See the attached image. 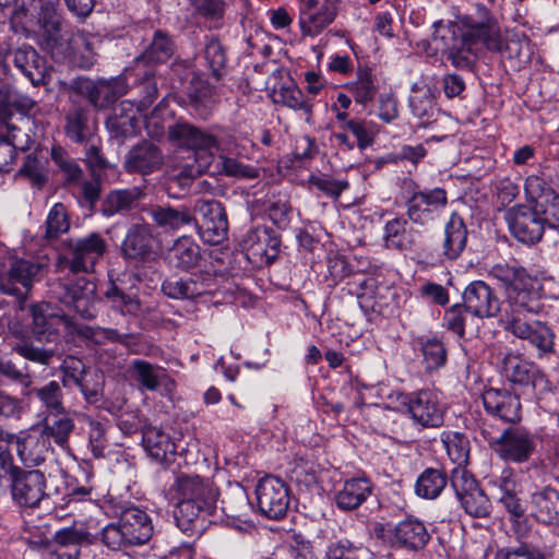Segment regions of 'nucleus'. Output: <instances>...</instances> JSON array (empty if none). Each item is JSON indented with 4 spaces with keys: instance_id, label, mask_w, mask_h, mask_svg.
Returning <instances> with one entry per match:
<instances>
[{
    "instance_id": "nucleus-13",
    "label": "nucleus",
    "mask_w": 559,
    "mask_h": 559,
    "mask_svg": "<svg viewBox=\"0 0 559 559\" xmlns=\"http://www.w3.org/2000/svg\"><path fill=\"white\" fill-rule=\"evenodd\" d=\"M47 479L39 469H23L10 485L13 502L20 508L34 509L47 497Z\"/></svg>"
},
{
    "instance_id": "nucleus-16",
    "label": "nucleus",
    "mask_w": 559,
    "mask_h": 559,
    "mask_svg": "<svg viewBox=\"0 0 559 559\" xmlns=\"http://www.w3.org/2000/svg\"><path fill=\"white\" fill-rule=\"evenodd\" d=\"M75 88L83 95H86L90 104L97 109H105L122 97L128 90L124 79L114 78L110 80L92 81L90 79H80L75 83Z\"/></svg>"
},
{
    "instance_id": "nucleus-1",
    "label": "nucleus",
    "mask_w": 559,
    "mask_h": 559,
    "mask_svg": "<svg viewBox=\"0 0 559 559\" xmlns=\"http://www.w3.org/2000/svg\"><path fill=\"white\" fill-rule=\"evenodd\" d=\"M489 274L496 278L504 294V307L495 290L484 281L469 283L463 292V304L468 313L480 318H496L506 331L527 341L539 355L554 353L555 333L547 323L534 319L545 312L543 287L537 277L521 265L495 264Z\"/></svg>"
},
{
    "instance_id": "nucleus-63",
    "label": "nucleus",
    "mask_w": 559,
    "mask_h": 559,
    "mask_svg": "<svg viewBox=\"0 0 559 559\" xmlns=\"http://www.w3.org/2000/svg\"><path fill=\"white\" fill-rule=\"evenodd\" d=\"M466 313H468V310L464 304L453 305L444 313L443 325L459 337H463L465 334Z\"/></svg>"
},
{
    "instance_id": "nucleus-19",
    "label": "nucleus",
    "mask_w": 559,
    "mask_h": 559,
    "mask_svg": "<svg viewBox=\"0 0 559 559\" xmlns=\"http://www.w3.org/2000/svg\"><path fill=\"white\" fill-rule=\"evenodd\" d=\"M242 247L253 262L271 264L280 253L281 239L271 228L259 226L246 234Z\"/></svg>"
},
{
    "instance_id": "nucleus-22",
    "label": "nucleus",
    "mask_w": 559,
    "mask_h": 559,
    "mask_svg": "<svg viewBox=\"0 0 559 559\" xmlns=\"http://www.w3.org/2000/svg\"><path fill=\"white\" fill-rule=\"evenodd\" d=\"M148 215L153 225L164 234H175L197 225V217L187 205L154 204L150 206Z\"/></svg>"
},
{
    "instance_id": "nucleus-45",
    "label": "nucleus",
    "mask_w": 559,
    "mask_h": 559,
    "mask_svg": "<svg viewBox=\"0 0 559 559\" xmlns=\"http://www.w3.org/2000/svg\"><path fill=\"white\" fill-rule=\"evenodd\" d=\"M273 100L294 110H301L306 115L311 114L312 105L298 86L290 82L273 90Z\"/></svg>"
},
{
    "instance_id": "nucleus-46",
    "label": "nucleus",
    "mask_w": 559,
    "mask_h": 559,
    "mask_svg": "<svg viewBox=\"0 0 559 559\" xmlns=\"http://www.w3.org/2000/svg\"><path fill=\"white\" fill-rule=\"evenodd\" d=\"M447 486V475L438 468H426L415 484L416 493L425 499H435Z\"/></svg>"
},
{
    "instance_id": "nucleus-48",
    "label": "nucleus",
    "mask_w": 559,
    "mask_h": 559,
    "mask_svg": "<svg viewBox=\"0 0 559 559\" xmlns=\"http://www.w3.org/2000/svg\"><path fill=\"white\" fill-rule=\"evenodd\" d=\"M50 156L55 166L62 173L68 185L78 183L82 179V168L61 146H53Z\"/></svg>"
},
{
    "instance_id": "nucleus-14",
    "label": "nucleus",
    "mask_w": 559,
    "mask_h": 559,
    "mask_svg": "<svg viewBox=\"0 0 559 559\" xmlns=\"http://www.w3.org/2000/svg\"><path fill=\"white\" fill-rule=\"evenodd\" d=\"M447 204V192L441 188L417 191L407 200V216L414 224L425 226L436 219Z\"/></svg>"
},
{
    "instance_id": "nucleus-42",
    "label": "nucleus",
    "mask_w": 559,
    "mask_h": 559,
    "mask_svg": "<svg viewBox=\"0 0 559 559\" xmlns=\"http://www.w3.org/2000/svg\"><path fill=\"white\" fill-rule=\"evenodd\" d=\"M174 53V44L167 33L158 29L151 45L136 58L139 63L153 66L166 62Z\"/></svg>"
},
{
    "instance_id": "nucleus-56",
    "label": "nucleus",
    "mask_w": 559,
    "mask_h": 559,
    "mask_svg": "<svg viewBox=\"0 0 559 559\" xmlns=\"http://www.w3.org/2000/svg\"><path fill=\"white\" fill-rule=\"evenodd\" d=\"M105 296L112 302V306L123 314H136L140 311L141 304L136 296L126 294L121 288L112 285Z\"/></svg>"
},
{
    "instance_id": "nucleus-26",
    "label": "nucleus",
    "mask_w": 559,
    "mask_h": 559,
    "mask_svg": "<svg viewBox=\"0 0 559 559\" xmlns=\"http://www.w3.org/2000/svg\"><path fill=\"white\" fill-rule=\"evenodd\" d=\"M126 258L147 260L154 254L153 226L143 223L132 225L121 246Z\"/></svg>"
},
{
    "instance_id": "nucleus-15",
    "label": "nucleus",
    "mask_w": 559,
    "mask_h": 559,
    "mask_svg": "<svg viewBox=\"0 0 559 559\" xmlns=\"http://www.w3.org/2000/svg\"><path fill=\"white\" fill-rule=\"evenodd\" d=\"M338 0H300L299 26L304 36L319 35L336 16Z\"/></svg>"
},
{
    "instance_id": "nucleus-36",
    "label": "nucleus",
    "mask_w": 559,
    "mask_h": 559,
    "mask_svg": "<svg viewBox=\"0 0 559 559\" xmlns=\"http://www.w3.org/2000/svg\"><path fill=\"white\" fill-rule=\"evenodd\" d=\"M64 132L74 143H87L93 135L91 111L87 107L74 105L66 114Z\"/></svg>"
},
{
    "instance_id": "nucleus-27",
    "label": "nucleus",
    "mask_w": 559,
    "mask_h": 559,
    "mask_svg": "<svg viewBox=\"0 0 559 559\" xmlns=\"http://www.w3.org/2000/svg\"><path fill=\"white\" fill-rule=\"evenodd\" d=\"M119 520L131 546L146 544L152 538L154 532L152 520L140 508L132 506L123 509Z\"/></svg>"
},
{
    "instance_id": "nucleus-25",
    "label": "nucleus",
    "mask_w": 559,
    "mask_h": 559,
    "mask_svg": "<svg viewBox=\"0 0 559 559\" xmlns=\"http://www.w3.org/2000/svg\"><path fill=\"white\" fill-rule=\"evenodd\" d=\"M163 162L160 148L148 141H143L128 152L124 168L128 173L147 175L159 169Z\"/></svg>"
},
{
    "instance_id": "nucleus-60",
    "label": "nucleus",
    "mask_w": 559,
    "mask_h": 559,
    "mask_svg": "<svg viewBox=\"0 0 559 559\" xmlns=\"http://www.w3.org/2000/svg\"><path fill=\"white\" fill-rule=\"evenodd\" d=\"M444 445L449 457L457 465L456 467L464 468L468 461V441L462 436L453 435L444 440Z\"/></svg>"
},
{
    "instance_id": "nucleus-3",
    "label": "nucleus",
    "mask_w": 559,
    "mask_h": 559,
    "mask_svg": "<svg viewBox=\"0 0 559 559\" xmlns=\"http://www.w3.org/2000/svg\"><path fill=\"white\" fill-rule=\"evenodd\" d=\"M167 135L174 145L188 150L189 158L195 163H200V158H206L209 165H212L214 151L219 147L215 135L187 121H178L169 126Z\"/></svg>"
},
{
    "instance_id": "nucleus-18",
    "label": "nucleus",
    "mask_w": 559,
    "mask_h": 559,
    "mask_svg": "<svg viewBox=\"0 0 559 559\" xmlns=\"http://www.w3.org/2000/svg\"><path fill=\"white\" fill-rule=\"evenodd\" d=\"M94 290L95 284L93 283H86L84 290L78 285L68 286L59 283L55 285L52 295L69 314L74 311L82 319L92 320L96 317Z\"/></svg>"
},
{
    "instance_id": "nucleus-62",
    "label": "nucleus",
    "mask_w": 559,
    "mask_h": 559,
    "mask_svg": "<svg viewBox=\"0 0 559 559\" xmlns=\"http://www.w3.org/2000/svg\"><path fill=\"white\" fill-rule=\"evenodd\" d=\"M102 540L112 550H120L131 546L119 519L118 522L110 523L103 528Z\"/></svg>"
},
{
    "instance_id": "nucleus-6",
    "label": "nucleus",
    "mask_w": 559,
    "mask_h": 559,
    "mask_svg": "<svg viewBox=\"0 0 559 559\" xmlns=\"http://www.w3.org/2000/svg\"><path fill=\"white\" fill-rule=\"evenodd\" d=\"M67 261L71 272L90 273L107 252V240L98 233L84 237L69 238L64 241Z\"/></svg>"
},
{
    "instance_id": "nucleus-20",
    "label": "nucleus",
    "mask_w": 559,
    "mask_h": 559,
    "mask_svg": "<svg viewBox=\"0 0 559 559\" xmlns=\"http://www.w3.org/2000/svg\"><path fill=\"white\" fill-rule=\"evenodd\" d=\"M41 46L55 60L67 51V43L74 31L68 28L53 11L46 10L39 19Z\"/></svg>"
},
{
    "instance_id": "nucleus-41",
    "label": "nucleus",
    "mask_w": 559,
    "mask_h": 559,
    "mask_svg": "<svg viewBox=\"0 0 559 559\" xmlns=\"http://www.w3.org/2000/svg\"><path fill=\"white\" fill-rule=\"evenodd\" d=\"M27 395L31 401L36 400L50 414L58 415L64 413L62 390L55 380L49 381L45 385L32 388Z\"/></svg>"
},
{
    "instance_id": "nucleus-64",
    "label": "nucleus",
    "mask_w": 559,
    "mask_h": 559,
    "mask_svg": "<svg viewBox=\"0 0 559 559\" xmlns=\"http://www.w3.org/2000/svg\"><path fill=\"white\" fill-rule=\"evenodd\" d=\"M495 559H546V556L528 544H521L518 547L500 549Z\"/></svg>"
},
{
    "instance_id": "nucleus-40",
    "label": "nucleus",
    "mask_w": 559,
    "mask_h": 559,
    "mask_svg": "<svg viewBox=\"0 0 559 559\" xmlns=\"http://www.w3.org/2000/svg\"><path fill=\"white\" fill-rule=\"evenodd\" d=\"M143 197L144 192L138 187L112 190L106 195L102 212L107 217L126 214L134 210Z\"/></svg>"
},
{
    "instance_id": "nucleus-28",
    "label": "nucleus",
    "mask_w": 559,
    "mask_h": 559,
    "mask_svg": "<svg viewBox=\"0 0 559 559\" xmlns=\"http://www.w3.org/2000/svg\"><path fill=\"white\" fill-rule=\"evenodd\" d=\"M419 238L420 233L402 217H395L385 223L383 240L389 249L413 251L418 246Z\"/></svg>"
},
{
    "instance_id": "nucleus-31",
    "label": "nucleus",
    "mask_w": 559,
    "mask_h": 559,
    "mask_svg": "<svg viewBox=\"0 0 559 559\" xmlns=\"http://www.w3.org/2000/svg\"><path fill=\"white\" fill-rule=\"evenodd\" d=\"M430 540L426 525L413 518L401 521L394 528V543L407 550H420Z\"/></svg>"
},
{
    "instance_id": "nucleus-52",
    "label": "nucleus",
    "mask_w": 559,
    "mask_h": 559,
    "mask_svg": "<svg viewBox=\"0 0 559 559\" xmlns=\"http://www.w3.org/2000/svg\"><path fill=\"white\" fill-rule=\"evenodd\" d=\"M361 293L358 294V304L365 313L382 314L384 306L381 302L382 297H378L377 281L372 277H366L359 283Z\"/></svg>"
},
{
    "instance_id": "nucleus-5",
    "label": "nucleus",
    "mask_w": 559,
    "mask_h": 559,
    "mask_svg": "<svg viewBox=\"0 0 559 559\" xmlns=\"http://www.w3.org/2000/svg\"><path fill=\"white\" fill-rule=\"evenodd\" d=\"M192 213L197 217L198 229L203 241L210 245L223 242L228 233V219L224 205L214 199H198L194 201Z\"/></svg>"
},
{
    "instance_id": "nucleus-58",
    "label": "nucleus",
    "mask_w": 559,
    "mask_h": 559,
    "mask_svg": "<svg viewBox=\"0 0 559 559\" xmlns=\"http://www.w3.org/2000/svg\"><path fill=\"white\" fill-rule=\"evenodd\" d=\"M222 173L226 176L237 179H255L259 177V170L250 165L242 164L241 162L221 155Z\"/></svg>"
},
{
    "instance_id": "nucleus-47",
    "label": "nucleus",
    "mask_w": 559,
    "mask_h": 559,
    "mask_svg": "<svg viewBox=\"0 0 559 559\" xmlns=\"http://www.w3.org/2000/svg\"><path fill=\"white\" fill-rule=\"evenodd\" d=\"M533 207L538 213L545 228H559V194L552 189L534 201Z\"/></svg>"
},
{
    "instance_id": "nucleus-2",
    "label": "nucleus",
    "mask_w": 559,
    "mask_h": 559,
    "mask_svg": "<svg viewBox=\"0 0 559 559\" xmlns=\"http://www.w3.org/2000/svg\"><path fill=\"white\" fill-rule=\"evenodd\" d=\"M174 488L180 495L174 512L177 526L188 536L199 534L204 516L216 509L217 488L209 479L187 474L177 477Z\"/></svg>"
},
{
    "instance_id": "nucleus-4",
    "label": "nucleus",
    "mask_w": 559,
    "mask_h": 559,
    "mask_svg": "<svg viewBox=\"0 0 559 559\" xmlns=\"http://www.w3.org/2000/svg\"><path fill=\"white\" fill-rule=\"evenodd\" d=\"M483 433L491 449L506 462H527L536 451L538 443L536 435L520 426L508 427L497 438L487 436L485 429H483Z\"/></svg>"
},
{
    "instance_id": "nucleus-59",
    "label": "nucleus",
    "mask_w": 559,
    "mask_h": 559,
    "mask_svg": "<svg viewBox=\"0 0 559 559\" xmlns=\"http://www.w3.org/2000/svg\"><path fill=\"white\" fill-rule=\"evenodd\" d=\"M427 369L435 370L442 367L447 361V350L442 342L428 340L421 347Z\"/></svg>"
},
{
    "instance_id": "nucleus-9",
    "label": "nucleus",
    "mask_w": 559,
    "mask_h": 559,
    "mask_svg": "<svg viewBox=\"0 0 559 559\" xmlns=\"http://www.w3.org/2000/svg\"><path fill=\"white\" fill-rule=\"evenodd\" d=\"M32 332L36 340L55 342L59 337L61 326L67 331L71 316L58 305L39 302L31 307Z\"/></svg>"
},
{
    "instance_id": "nucleus-29",
    "label": "nucleus",
    "mask_w": 559,
    "mask_h": 559,
    "mask_svg": "<svg viewBox=\"0 0 559 559\" xmlns=\"http://www.w3.org/2000/svg\"><path fill=\"white\" fill-rule=\"evenodd\" d=\"M530 510L539 523L559 524V491L546 486L531 496Z\"/></svg>"
},
{
    "instance_id": "nucleus-39",
    "label": "nucleus",
    "mask_w": 559,
    "mask_h": 559,
    "mask_svg": "<svg viewBox=\"0 0 559 559\" xmlns=\"http://www.w3.org/2000/svg\"><path fill=\"white\" fill-rule=\"evenodd\" d=\"M142 444L147 454L157 462H167L176 453V444L165 431L157 427L143 430Z\"/></svg>"
},
{
    "instance_id": "nucleus-37",
    "label": "nucleus",
    "mask_w": 559,
    "mask_h": 559,
    "mask_svg": "<svg viewBox=\"0 0 559 559\" xmlns=\"http://www.w3.org/2000/svg\"><path fill=\"white\" fill-rule=\"evenodd\" d=\"M106 127L115 138L133 135L138 127L134 104L130 100H122L115 106L106 120Z\"/></svg>"
},
{
    "instance_id": "nucleus-35",
    "label": "nucleus",
    "mask_w": 559,
    "mask_h": 559,
    "mask_svg": "<svg viewBox=\"0 0 559 559\" xmlns=\"http://www.w3.org/2000/svg\"><path fill=\"white\" fill-rule=\"evenodd\" d=\"M201 258L199 245L188 236L176 239L166 257L171 266L183 271L198 266Z\"/></svg>"
},
{
    "instance_id": "nucleus-33",
    "label": "nucleus",
    "mask_w": 559,
    "mask_h": 559,
    "mask_svg": "<svg viewBox=\"0 0 559 559\" xmlns=\"http://www.w3.org/2000/svg\"><path fill=\"white\" fill-rule=\"evenodd\" d=\"M467 234L464 219L453 213L444 226L442 255L448 260H456L466 247Z\"/></svg>"
},
{
    "instance_id": "nucleus-8",
    "label": "nucleus",
    "mask_w": 559,
    "mask_h": 559,
    "mask_svg": "<svg viewBox=\"0 0 559 559\" xmlns=\"http://www.w3.org/2000/svg\"><path fill=\"white\" fill-rule=\"evenodd\" d=\"M451 486L467 514L474 518H486L489 515L491 509L490 501L469 472L465 468H453Z\"/></svg>"
},
{
    "instance_id": "nucleus-24",
    "label": "nucleus",
    "mask_w": 559,
    "mask_h": 559,
    "mask_svg": "<svg viewBox=\"0 0 559 559\" xmlns=\"http://www.w3.org/2000/svg\"><path fill=\"white\" fill-rule=\"evenodd\" d=\"M67 43V51L57 61L68 60L80 68L88 69L96 61V49L99 39L88 33L75 31Z\"/></svg>"
},
{
    "instance_id": "nucleus-17",
    "label": "nucleus",
    "mask_w": 559,
    "mask_h": 559,
    "mask_svg": "<svg viewBox=\"0 0 559 559\" xmlns=\"http://www.w3.org/2000/svg\"><path fill=\"white\" fill-rule=\"evenodd\" d=\"M483 20L472 22L462 34V41L468 46L483 45L490 51H500L503 46L500 25L485 5H479Z\"/></svg>"
},
{
    "instance_id": "nucleus-57",
    "label": "nucleus",
    "mask_w": 559,
    "mask_h": 559,
    "mask_svg": "<svg viewBox=\"0 0 559 559\" xmlns=\"http://www.w3.org/2000/svg\"><path fill=\"white\" fill-rule=\"evenodd\" d=\"M13 350L27 360L45 366H48L55 356L52 350L35 346L32 342L26 340L17 342Z\"/></svg>"
},
{
    "instance_id": "nucleus-32",
    "label": "nucleus",
    "mask_w": 559,
    "mask_h": 559,
    "mask_svg": "<svg viewBox=\"0 0 559 559\" xmlns=\"http://www.w3.org/2000/svg\"><path fill=\"white\" fill-rule=\"evenodd\" d=\"M371 492L372 485L368 478H350L336 491L334 501L338 509L352 511L360 507Z\"/></svg>"
},
{
    "instance_id": "nucleus-44",
    "label": "nucleus",
    "mask_w": 559,
    "mask_h": 559,
    "mask_svg": "<svg viewBox=\"0 0 559 559\" xmlns=\"http://www.w3.org/2000/svg\"><path fill=\"white\" fill-rule=\"evenodd\" d=\"M435 105V94L428 84L423 82L413 84L409 95V107L416 117L420 119L431 118Z\"/></svg>"
},
{
    "instance_id": "nucleus-12",
    "label": "nucleus",
    "mask_w": 559,
    "mask_h": 559,
    "mask_svg": "<svg viewBox=\"0 0 559 559\" xmlns=\"http://www.w3.org/2000/svg\"><path fill=\"white\" fill-rule=\"evenodd\" d=\"M506 221L512 236L526 245L538 242L545 233V226L533 205L509 209L506 212Z\"/></svg>"
},
{
    "instance_id": "nucleus-43",
    "label": "nucleus",
    "mask_w": 559,
    "mask_h": 559,
    "mask_svg": "<svg viewBox=\"0 0 559 559\" xmlns=\"http://www.w3.org/2000/svg\"><path fill=\"white\" fill-rule=\"evenodd\" d=\"M346 87L356 103L361 105L371 102L378 92L377 79L372 70L367 67H358L356 80L348 83Z\"/></svg>"
},
{
    "instance_id": "nucleus-53",
    "label": "nucleus",
    "mask_w": 559,
    "mask_h": 559,
    "mask_svg": "<svg viewBox=\"0 0 559 559\" xmlns=\"http://www.w3.org/2000/svg\"><path fill=\"white\" fill-rule=\"evenodd\" d=\"M74 429L72 418L62 416L51 421L46 419L43 427V437L52 439L58 445L63 447L68 443L69 437Z\"/></svg>"
},
{
    "instance_id": "nucleus-54",
    "label": "nucleus",
    "mask_w": 559,
    "mask_h": 559,
    "mask_svg": "<svg viewBox=\"0 0 559 559\" xmlns=\"http://www.w3.org/2000/svg\"><path fill=\"white\" fill-rule=\"evenodd\" d=\"M210 167L211 165H209V159L206 158H200V163H186L169 176V180L185 189L191 185L193 179L207 171Z\"/></svg>"
},
{
    "instance_id": "nucleus-21",
    "label": "nucleus",
    "mask_w": 559,
    "mask_h": 559,
    "mask_svg": "<svg viewBox=\"0 0 559 559\" xmlns=\"http://www.w3.org/2000/svg\"><path fill=\"white\" fill-rule=\"evenodd\" d=\"M485 411L504 423H518L521 419V403L518 394L508 389H487L484 391Z\"/></svg>"
},
{
    "instance_id": "nucleus-55",
    "label": "nucleus",
    "mask_w": 559,
    "mask_h": 559,
    "mask_svg": "<svg viewBox=\"0 0 559 559\" xmlns=\"http://www.w3.org/2000/svg\"><path fill=\"white\" fill-rule=\"evenodd\" d=\"M204 58L213 76L218 80L222 76V70L226 64V53L221 41L217 38H210L204 48Z\"/></svg>"
},
{
    "instance_id": "nucleus-38",
    "label": "nucleus",
    "mask_w": 559,
    "mask_h": 559,
    "mask_svg": "<svg viewBox=\"0 0 559 559\" xmlns=\"http://www.w3.org/2000/svg\"><path fill=\"white\" fill-rule=\"evenodd\" d=\"M222 512L229 519L247 523L252 512L246 489L240 485L230 486L221 500Z\"/></svg>"
},
{
    "instance_id": "nucleus-34",
    "label": "nucleus",
    "mask_w": 559,
    "mask_h": 559,
    "mask_svg": "<svg viewBox=\"0 0 559 559\" xmlns=\"http://www.w3.org/2000/svg\"><path fill=\"white\" fill-rule=\"evenodd\" d=\"M129 371L139 388L144 391L154 392L165 382L174 383L163 367L143 359H134Z\"/></svg>"
},
{
    "instance_id": "nucleus-10",
    "label": "nucleus",
    "mask_w": 559,
    "mask_h": 559,
    "mask_svg": "<svg viewBox=\"0 0 559 559\" xmlns=\"http://www.w3.org/2000/svg\"><path fill=\"white\" fill-rule=\"evenodd\" d=\"M401 403L407 406L415 423L426 428H437L443 424L444 408L437 392L420 390L408 396L399 394Z\"/></svg>"
},
{
    "instance_id": "nucleus-51",
    "label": "nucleus",
    "mask_w": 559,
    "mask_h": 559,
    "mask_svg": "<svg viewBox=\"0 0 559 559\" xmlns=\"http://www.w3.org/2000/svg\"><path fill=\"white\" fill-rule=\"evenodd\" d=\"M85 401L90 404H96L104 396V373L96 369L88 370L75 384Z\"/></svg>"
},
{
    "instance_id": "nucleus-49",
    "label": "nucleus",
    "mask_w": 559,
    "mask_h": 559,
    "mask_svg": "<svg viewBox=\"0 0 559 559\" xmlns=\"http://www.w3.org/2000/svg\"><path fill=\"white\" fill-rule=\"evenodd\" d=\"M17 453L25 464L37 466L45 462L49 449L45 439L29 436L17 444Z\"/></svg>"
},
{
    "instance_id": "nucleus-23",
    "label": "nucleus",
    "mask_w": 559,
    "mask_h": 559,
    "mask_svg": "<svg viewBox=\"0 0 559 559\" xmlns=\"http://www.w3.org/2000/svg\"><path fill=\"white\" fill-rule=\"evenodd\" d=\"M40 264L28 260H15L8 276L0 281V290L7 295L22 297L36 281Z\"/></svg>"
},
{
    "instance_id": "nucleus-7",
    "label": "nucleus",
    "mask_w": 559,
    "mask_h": 559,
    "mask_svg": "<svg viewBox=\"0 0 559 559\" xmlns=\"http://www.w3.org/2000/svg\"><path fill=\"white\" fill-rule=\"evenodd\" d=\"M502 367L506 378L511 383L521 386L524 394L537 396L550 389L548 379L538 366L518 355H506Z\"/></svg>"
},
{
    "instance_id": "nucleus-11",
    "label": "nucleus",
    "mask_w": 559,
    "mask_h": 559,
    "mask_svg": "<svg viewBox=\"0 0 559 559\" xmlns=\"http://www.w3.org/2000/svg\"><path fill=\"white\" fill-rule=\"evenodd\" d=\"M258 506L269 519H282L289 507L290 498L286 484L274 476L262 478L255 489Z\"/></svg>"
},
{
    "instance_id": "nucleus-30",
    "label": "nucleus",
    "mask_w": 559,
    "mask_h": 559,
    "mask_svg": "<svg viewBox=\"0 0 559 559\" xmlns=\"http://www.w3.org/2000/svg\"><path fill=\"white\" fill-rule=\"evenodd\" d=\"M14 66L34 84H45L46 61L32 46H21L13 52Z\"/></svg>"
},
{
    "instance_id": "nucleus-50",
    "label": "nucleus",
    "mask_w": 559,
    "mask_h": 559,
    "mask_svg": "<svg viewBox=\"0 0 559 559\" xmlns=\"http://www.w3.org/2000/svg\"><path fill=\"white\" fill-rule=\"evenodd\" d=\"M45 239L51 241L58 239L70 229L68 211L62 203H56L50 209L45 223Z\"/></svg>"
},
{
    "instance_id": "nucleus-61",
    "label": "nucleus",
    "mask_w": 559,
    "mask_h": 559,
    "mask_svg": "<svg viewBox=\"0 0 559 559\" xmlns=\"http://www.w3.org/2000/svg\"><path fill=\"white\" fill-rule=\"evenodd\" d=\"M346 129L356 136L357 146L360 150L370 146L374 141L376 131L373 123L370 121L350 119L346 121Z\"/></svg>"
}]
</instances>
